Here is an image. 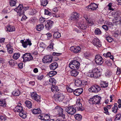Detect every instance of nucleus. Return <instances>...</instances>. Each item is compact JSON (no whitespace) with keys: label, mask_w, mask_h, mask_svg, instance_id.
<instances>
[{"label":"nucleus","mask_w":121,"mask_h":121,"mask_svg":"<svg viewBox=\"0 0 121 121\" xmlns=\"http://www.w3.org/2000/svg\"><path fill=\"white\" fill-rule=\"evenodd\" d=\"M51 90L52 91L55 92L56 91L58 92L59 90L58 87L56 86H55V85L52 86L51 88Z\"/></svg>","instance_id":"cd10ccee"},{"label":"nucleus","mask_w":121,"mask_h":121,"mask_svg":"<svg viewBox=\"0 0 121 121\" xmlns=\"http://www.w3.org/2000/svg\"><path fill=\"white\" fill-rule=\"evenodd\" d=\"M103 58L100 55L98 54L95 56V61L97 64L101 65L103 63Z\"/></svg>","instance_id":"6e6552de"},{"label":"nucleus","mask_w":121,"mask_h":121,"mask_svg":"<svg viewBox=\"0 0 121 121\" xmlns=\"http://www.w3.org/2000/svg\"><path fill=\"white\" fill-rule=\"evenodd\" d=\"M104 109L105 111L106 112H105L106 114H109V112L108 111V109L106 107H104Z\"/></svg>","instance_id":"680f3d73"},{"label":"nucleus","mask_w":121,"mask_h":121,"mask_svg":"<svg viewBox=\"0 0 121 121\" xmlns=\"http://www.w3.org/2000/svg\"><path fill=\"white\" fill-rule=\"evenodd\" d=\"M33 113L34 114H40L41 113V111L39 108L34 109L32 111Z\"/></svg>","instance_id":"b1692460"},{"label":"nucleus","mask_w":121,"mask_h":121,"mask_svg":"<svg viewBox=\"0 0 121 121\" xmlns=\"http://www.w3.org/2000/svg\"><path fill=\"white\" fill-rule=\"evenodd\" d=\"M111 53L110 52H108L106 53H104L103 54V56L105 57H109L111 56Z\"/></svg>","instance_id":"8fccbe9b"},{"label":"nucleus","mask_w":121,"mask_h":121,"mask_svg":"<svg viewBox=\"0 0 121 121\" xmlns=\"http://www.w3.org/2000/svg\"><path fill=\"white\" fill-rule=\"evenodd\" d=\"M92 42L94 45L97 47H101V42H100L99 40L96 38H95L92 41Z\"/></svg>","instance_id":"4468645a"},{"label":"nucleus","mask_w":121,"mask_h":121,"mask_svg":"<svg viewBox=\"0 0 121 121\" xmlns=\"http://www.w3.org/2000/svg\"><path fill=\"white\" fill-rule=\"evenodd\" d=\"M74 108L73 106H69L66 108L65 109V111L67 112L68 114L71 115H73L76 112V110L75 108H76L74 107Z\"/></svg>","instance_id":"20e7f679"},{"label":"nucleus","mask_w":121,"mask_h":121,"mask_svg":"<svg viewBox=\"0 0 121 121\" xmlns=\"http://www.w3.org/2000/svg\"><path fill=\"white\" fill-rule=\"evenodd\" d=\"M100 88L99 86L95 85L92 86L89 89V91L90 92L97 93L100 90Z\"/></svg>","instance_id":"423d86ee"},{"label":"nucleus","mask_w":121,"mask_h":121,"mask_svg":"<svg viewBox=\"0 0 121 121\" xmlns=\"http://www.w3.org/2000/svg\"><path fill=\"white\" fill-rule=\"evenodd\" d=\"M5 29L6 31L9 32L14 31L15 30V27L14 26L10 25H8Z\"/></svg>","instance_id":"aec40b11"},{"label":"nucleus","mask_w":121,"mask_h":121,"mask_svg":"<svg viewBox=\"0 0 121 121\" xmlns=\"http://www.w3.org/2000/svg\"><path fill=\"white\" fill-rule=\"evenodd\" d=\"M33 57L31 55L29 56L28 57H27L26 58H24V59L23 60V61L25 62V61H29L31 60H33Z\"/></svg>","instance_id":"7c9ffc66"},{"label":"nucleus","mask_w":121,"mask_h":121,"mask_svg":"<svg viewBox=\"0 0 121 121\" xmlns=\"http://www.w3.org/2000/svg\"><path fill=\"white\" fill-rule=\"evenodd\" d=\"M69 64H70L71 65L73 64L77 65H80V63L78 61L75 60H72Z\"/></svg>","instance_id":"58836bf2"},{"label":"nucleus","mask_w":121,"mask_h":121,"mask_svg":"<svg viewBox=\"0 0 121 121\" xmlns=\"http://www.w3.org/2000/svg\"><path fill=\"white\" fill-rule=\"evenodd\" d=\"M54 37L55 38H58L60 37V33L58 32H55L53 34Z\"/></svg>","instance_id":"72a5a7b5"},{"label":"nucleus","mask_w":121,"mask_h":121,"mask_svg":"<svg viewBox=\"0 0 121 121\" xmlns=\"http://www.w3.org/2000/svg\"><path fill=\"white\" fill-rule=\"evenodd\" d=\"M23 63H19L18 65V67L22 69L23 67Z\"/></svg>","instance_id":"0e129e2a"},{"label":"nucleus","mask_w":121,"mask_h":121,"mask_svg":"<svg viewBox=\"0 0 121 121\" xmlns=\"http://www.w3.org/2000/svg\"><path fill=\"white\" fill-rule=\"evenodd\" d=\"M25 104L27 107L29 108H30L32 107V104L31 102L29 101H26Z\"/></svg>","instance_id":"c756f323"},{"label":"nucleus","mask_w":121,"mask_h":121,"mask_svg":"<svg viewBox=\"0 0 121 121\" xmlns=\"http://www.w3.org/2000/svg\"><path fill=\"white\" fill-rule=\"evenodd\" d=\"M20 56V54L19 53H15L13 56V58L15 60H17L19 58Z\"/></svg>","instance_id":"2f4dec72"},{"label":"nucleus","mask_w":121,"mask_h":121,"mask_svg":"<svg viewBox=\"0 0 121 121\" xmlns=\"http://www.w3.org/2000/svg\"><path fill=\"white\" fill-rule=\"evenodd\" d=\"M105 38L107 41L109 42H112L113 40V39L109 36L106 37Z\"/></svg>","instance_id":"49530a36"},{"label":"nucleus","mask_w":121,"mask_h":121,"mask_svg":"<svg viewBox=\"0 0 121 121\" xmlns=\"http://www.w3.org/2000/svg\"><path fill=\"white\" fill-rule=\"evenodd\" d=\"M67 90L68 92L69 93H71L73 92V91H74L73 90L68 87L67 88Z\"/></svg>","instance_id":"4d7b16f0"},{"label":"nucleus","mask_w":121,"mask_h":121,"mask_svg":"<svg viewBox=\"0 0 121 121\" xmlns=\"http://www.w3.org/2000/svg\"><path fill=\"white\" fill-rule=\"evenodd\" d=\"M52 13L49 12L48 10L45 9V14L48 15L49 16L51 15L52 14Z\"/></svg>","instance_id":"603ef678"},{"label":"nucleus","mask_w":121,"mask_h":121,"mask_svg":"<svg viewBox=\"0 0 121 121\" xmlns=\"http://www.w3.org/2000/svg\"><path fill=\"white\" fill-rule=\"evenodd\" d=\"M42 60L44 63H49L52 62V57L49 56H46L44 57Z\"/></svg>","instance_id":"9d476101"},{"label":"nucleus","mask_w":121,"mask_h":121,"mask_svg":"<svg viewBox=\"0 0 121 121\" xmlns=\"http://www.w3.org/2000/svg\"><path fill=\"white\" fill-rule=\"evenodd\" d=\"M7 48V50L9 52L10 54L12 53L13 52L12 48L10 47H8Z\"/></svg>","instance_id":"864d4df0"},{"label":"nucleus","mask_w":121,"mask_h":121,"mask_svg":"<svg viewBox=\"0 0 121 121\" xmlns=\"http://www.w3.org/2000/svg\"><path fill=\"white\" fill-rule=\"evenodd\" d=\"M9 65L11 66H13L15 65L14 60H10L9 61Z\"/></svg>","instance_id":"37998d69"},{"label":"nucleus","mask_w":121,"mask_h":121,"mask_svg":"<svg viewBox=\"0 0 121 121\" xmlns=\"http://www.w3.org/2000/svg\"><path fill=\"white\" fill-rule=\"evenodd\" d=\"M74 106H76L78 111H82L84 109V108L82 107V104L78 101V102L77 101L76 104Z\"/></svg>","instance_id":"2eb2a0df"},{"label":"nucleus","mask_w":121,"mask_h":121,"mask_svg":"<svg viewBox=\"0 0 121 121\" xmlns=\"http://www.w3.org/2000/svg\"><path fill=\"white\" fill-rule=\"evenodd\" d=\"M21 42L22 43V45L24 48H26L28 45L29 46H31L32 45L31 41L29 39H27V40L25 41H24L23 40L21 41Z\"/></svg>","instance_id":"9b49d317"},{"label":"nucleus","mask_w":121,"mask_h":121,"mask_svg":"<svg viewBox=\"0 0 121 121\" xmlns=\"http://www.w3.org/2000/svg\"><path fill=\"white\" fill-rule=\"evenodd\" d=\"M101 99V97L98 95L94 96V102L92 104H100Z\"/></svg>","instance_id":"f8f14e48"},{"label":"nucleus","mask_w":121,"mask_h":121,"mask_svg":"<svg viewBox=\"0 0 121 121\" xmlns=\"http://www.w3.org/2000/svg\"><path fill=\"white\" fill-rule=\"evenodd\" d=\"M12 94L14 96H18L20 94V91L19 90L13 91L12 93Z\"/></svg>","instance_id":"e433bc0d"},{"label":"nucleus","mask_w":121,"mask_h":121,"mask_svg":"<svg viewBox=\"0 0 121 121\" xmlns=\"http://www.w3.org/2000/svg\"><path fill=\"white\" fill-rule=\"evenodd\" d=\"M53 24V22L51 20L47 21V23L45 25L46 29L47 30H50Z\"/></svg>","instance_id":"ddd939ff"},{"label":"nucleus","mask_w":121,"mask_h":121,"mask_svg":"<svg viewBox=\"0 0 121 121\" xmlns=\"http://www.w3.org/2000/svg\"><path fill=\"white\" fill-rule=\"evenodd\" d=\"M16 3L15 1L12 0H11L10 2V4L11 6H15Z\"/></svg>","instance_id":"de8ad7c7"},{"label":"nucleus","mask_w":121,"mask_h":121,"mask_svg":"<svg viewBox=\"0 0 121 121\" xmlns=\"http://www.w3.org/2000/svg\"><path fill=\"white\" fill-rule=\"evenodd\" d=\"M114 121H121V114H117L114 120Z\"/></svg>","instance_id":"c85d7f7f"},{"label":"nucleus","mask_w":121,"mask_h":121,"mask_svg":"<svg viewBox=\"0 0 121 121\" xmlns=\"http://www.w3.org/2000/svg\"><path fill=\"white\" fill-rule=\"evenodd\" d=\"M74 117L78 121L81 120L82 118L81 115L79 114H76L75 115Z\"/></svg>","instance_id":"473e14b6"},{"label":"nucleus","mask_w":121,"mask_h":121,"mask_svg":"<svg viewBox=\"0 0 121 121\" xmlns=\"http://www.w3.org/2000/svg\"><path fill=\"white\" fill-rule=\"evenodd\" d=\"M62 118L63 119H57L56 120V121H66V120L65 117V118Z\"/></svg>","instance_id":"774afa93"},{"label":"nucleus","mask_w":121,"mask_h":121,"mask_svg":"<svg viewBox=\"0 0 121 121\" xmlns=\"http://www.w3.org/2000/svg\"><path fill=\"white\" fill-rule=\"evenodd\" d=\"M44 77V76L43 75H39V76H38L37 78L38 79L41 80Z\"/></svg>","instance_id":"052dcab7"},{"label":"nucleus","mask_w":121,"mask_h":121,"mask_svg":"<svg viewBox=\"0 0 121 121\" xmlns=\"http://www.w3.org/2000/svg\"><path fill=\"white\" fill-rule=\"evenodd\" d=\"M101 73L99 69L97 68H95L92 71L91 73H89L88 74L89 77L96 78L99 77L100 76Z\"/></svg>","instance_id":"f03ea898"},{"label":"nucleus","mask_w":121,"mask_h":121,"mask_svg":"<svg viewBox=\"0 0 121 121\" xmlns=\"http://www.w3.org/2000/svg\"><path fill=\"white\" fill-rule=\"evenodd\" d=\"M41 5L43 6H46L48 3L47 0H41Z\"/></svg>","instance_id":"f704fd0d"},{"label":"nucleus","mask_w":121,"mask_h":121,"mask_svg":"<svg viewBox=\"0 0 121 121\" xmlns=\"http://www.w3.org/2000/svg\"><path fill=\"white\" fill-rule=\"evenodd\" d=\"M58 65L57 63L54 62L52 63L49 66L51 69L54 70L58 67Z\"/></svg>","instance_id":"6ab92c4d"},{"label":"nucleus","mask_w":121,"mask_h":121,"mask_svg":"<svg viewBox=\"0 0 121 121\" xmlns=\"http://www.w3.org/2000/svg\"><path fill=\"white\" fill-rule=\"evenodd\" d=\"M22 16V18L21 19V21L25 20L27 18L26 16L24 14V13L22 14H21V16Z\"/></svg>","instance_id":"3c124183"},{"label":"nucleus","mask_w":121,"mask_h":121,"mask_svg":"<svg viewBox=\"0 0 121 121\" xmlns=\"http://www.w3.org/2000/svg\"><path fill=\"white\" fill-rule=\"evenodd\" d=\"M112 73L111 72L109 71H107L105 73V75L107 77H109L111 76L112 75Z\"/></svg>","instance_id":"6e6d98bb"},{"label":"nucleus","mask_w":121,"mask_h":121,"mask_svg":"<svg viewBox=\"0 0 121 121\" xmlns=\"http://www.w3.org/2000/svg\"><path fill=\"white\" fill-rule=\"evenodd\" d=\"M37 95V94L36 92H34L31 93V96L33 99H34L35 96H36Z\"/></svg>","instance_id":"09e8293b"},{"label":"nucleus","mask_w":121,"mask_h":121,"mask_svg":"<svg viewBox=\"0 0 121 121\" xmlns=\"http://www.w3.org/2000/svg\"><path fill=\"white\" fill-rule=\"evenodd\" d=\"M82 81L78 79L75 81V85L77 86H81L82 84Z\"/></svg>","instance_id":"393cba45"},{"label":"nucleus","mask_w":121,"mask_h":121,"mask_svg":"<svg viewBox=\"0 0 121 121\" xmlns=\"http://www.w3.org/2000/svg\"><path fill=\"white\" fill-rule=\"evenodd\" d=\"M0 105L3 107L6 106V104L4 100H0Z\"/></svg>","instance_id":"a19ab883"},{"label":"nucleus","mask_w":121,"mask_h":121,"mask_svg":"<svg viewBox=\"0 0 121 121\" xmlns=\"http://www.w3.org/2000/svg\"><path fill=\"white\" fill-rule=\"evenodd\" d=\"M23 6L22 4H19L17 8L14 9V10L18 13L19 16H20L21 14L24 13V11L23 9Z\"/></svg>","instance_id":"0eeeda50"},{"label":"nucleus","mask_w":121,"mask_h":121,"mask_svg":"<svg viewBox=\"0 0 121 121\" xmlns=\"http://www.w3.org/2000/svg\"><path fill=\"white\" fill-rule=\"evenodd\" d=\"M30 53H27L23 54V55L22 56V58L24 59V58H26L27 57L31 55Z\"/></svg>","instance_id":"a18cd8bd"},{"label":"nucleus","mask_w":121,"mask_h":121,"mask_svg":"<svg viewBox=\"0 0 121 121\" xmlns=\"http://www.w3.org/2000/svg\"><path fill=\"white\" fill-rule=\"evenodd\" d=\"M57 73V72L55 71H51L49 73V75L50 77H51L56 75Z\"/></svg>","instance_id":"4c0bfd02"},{"label":"nucleus","mask_w":121,"mask_h":121,"mask_svg":"<svg viewBox=\"0 0 121 121\" xmlns=\"http://www.w3.org/2000/svg\"><path fill=\"white\" fill-rule=\"evenodd\" d=\"M45 18L41 17L39 19V21L41 23H43L45 21Z\"/></svg>","instance_id":"bf43d9fd"},{"label":"nucleus","mask_w":121,"mask_h":121,"mask_svg":"<svg viewBox=\"0 0 121 121\" xmlns=\"http://www.w3.org/2000/svg\"><path fill=\"white\" fill-rule=\"evenodd\" d=\"M80 65H75L71 64H69V67L73 69L76 70L78 69L79 68Z\"/></svg>","instance_id":"412c9836"},{"label":"nucleus","mask_w":121,"mask_h":121,"mask_svg":"<svg viewBox=\"0 0 121 121\" xmlns=\"http://www.w3.org/2000/svg\"><path fill=\"white\" fill-rule=\"evenodd\" d=\"M108 86V84L106 83L105 82H104L103 83L100 84L101 87L102 88H105L107 87Z\"/></svg>","instance_id":"c03bdc74"},{"label":"nucleus","mask_w":121,"mask_h":121,"mask_svg":"<svg viewBox=\"0 0 121 121\" xmlns=\"http://www.w3.org/2000/svg\"><path fill=\"white\" fill-rule=\"evenodd\" d=\"M48 83L52 86L55 85L56 83V80L54 78H50L49 80Z\"/></svg>","instance_id":"5701e85b"},{"label":"nucleus","mask_w":121,"mask_h":121,"mask_svg":"<svg viewBox=\"0 0 121 121\" xmlns=\"http://www.w3.org/2000/svg\"><path fill=\"white\" fill-rule=\"evenodd\" d=\"M79 26L81 29H82L83 30H84L86 29L87 26H86L84 24H79Z\"/></svg>","instance_id":"79ce46f5"},{"label":"nucleus","mask_w":121,"mask_h":121,"mask_svg":"<svg viewBox=\"0 0 121 121\" xmlns=\"http://www.w3.org/2000/svg\"><path fill=\"white\" fill-rule=\"evenodd\" d=\"M83 89L82 88L77 89L73 91L74 94L76 96L80 95L83 92Z\"/></svg>","instance_id":"dca6fc26"},{"label":"nucleus","mask_w":121,"mask_h":121,"mask_svg":"<svg viewBox=\"0 0 121 121\" xmlns=\"http://www.w3.org/2000/svg\"><path fill=\"white\" fill-rule=\"evenodd\" d=\"M98 5L95 4L93 3H91L87 7L88 8L91 9L92 10H96L98 8Z\"/></svg>","instance_id":"f3484780"},{"label":"nucleus","mask_w":121,"mask_h":121,"mask_svg":"<svg viewBox=\"0 0 121 121\" xmlns=\"http://www.w3.org/2000/svg\"><path fill=\"white\" fill-rule=\"evenodd\" d=\"M5 60L3 58L0 57V63H2L3 64L4 63Z\"/></svg>","instance_id":"69168bd1"},{"label":"nucleus","mask_w":121,"mask_h":121,"mask_svg":"<svg viewBox=\"0 0 121 121\" xmlns=\"http://www.w3.org/2000/svg\"><path fill=\"white\" fill-rule=\"evenodd\" d=\"M61 54V53L54 52L53 53L52 55L53 56H58Z\"/></svg>","instance_id":"13d9d810"},{"label":"nucleus","mask_w":121,"mask_h":121,"mask_svg":"<svg viewBox=\"0 0 121 121\" xmlns=\"http://www.w3.org/2000/svg\"><path fill=\"white\" fill-rule=\"evenodd\" d=\"M16 106L14 109L15 111V112H19V115L21 117L23 118L24 119L25 118L26 116L27 115L24 112V111L23 110L22 107L20 106L21 105V104L20 103Z\"/></svg>","instance_id":"f257e3e1"},{"label":"nucleus","mask_w":121,"mask_h":121,"mask_svg":"<svg viewBox=\"0 0 121 121\" xmlns=\"http://www.w3.org/2000/svg\"><path fill=\"white\" fill-rule=\"evenodd\" d=\"M54 44L53 43L51 42L49 45L48 47V48H50L53 49Z\"/></svg>","instance_id":"e2e57ef3"},{"label":"nucleus","mask_w":121,"mask_h":121,"mask_svg":"<svg viewBox=\"0 0 121 121\" xmlns=\"http://www.w3.org/2000/svg\"><path fill=\"white\" fill-rule=\"evenodd\" d=\"M117 104L116 103L114 104L113 107L112 108V112L114 113H116L117 112V111L118 110V108L117 107Z\"/></svg>","instance_id":"a878e982"},{"label":"nucleus","mask_w":121,"mask_h":121,"mask_svg":"<svg viewBox=\"0 0 121 121\" xmlns=\"http://www.w3.org/2000/svg\"><path fill=\"white\" fill-rule=\"evenodd\" d=\"M103 28L105 30H108V26L106 25H104L102 26Z\"/></svg>","instance_id":"338daca9"},{"label":"nucleus","mask_w":121,"mask_h":121,"mask_svg":"<svg viewBox=\"0 0 121 121\" xmlns=\"http://www.w3.org/2000/svg\"><path fill=\"white\" fill-rule=\"evenodd\" d=\"M55 109L57 111V115L58 116L61 117L62 118H65V115L63 113V109L62 108L57 106L55 108Z\"/></svg>","instance_id":"39448f33"},{"label":"nucleus","mask_w":121,"mask_h":121,"mask_svg":"<svg viewBox=\"0 0 121 121\" xmlns=\"http://www.w3.org/2000/svg\"><path fill=\"white\" fill-rule=\"evenodd\" d=\"M71 51L75 53H77L80 52L81 48L79 46H72L70 49Z\"/></svg>","instance_id":"1a4fd4ad"},{"label":"nucleus","mask_w":121,"mask_h":121,"mask_svg":"<svg viewBox=\"0 0 121 121\" xmlns=\"http://www.w3.org/2000/svg\"><path fill=\"white\" fill-rule=\"evenodd\" d=\"M79 14L77 13L74 12L73 15L71 17L70 19L71 20H74L79 17Z\"/></svg>","instance_id":"a211bd4d"},{"label":"nucleus","mask_w":121,"mask_h":121,"mask_svg":"<svg viewBox=\"0 0 121 121\" xmlns=\"http://www.w3.org/2000/svg\"><path fill=\"white\" fill-rule=\"evenodd\" d=\"M112 5V3H110L108 5V6L109 7L108 9L109 10L113 11L114 10V9L112 8L111 6Z\"/></svg>","instance_id":"5fc2aeb1"},{"label":"nucleus","mask_w":121,"mask_h":121,"mask_svg":"<svg viewBox=\"0 0 121 121\" xmlns=\"http://www.w3.org/2000/svg\"><path fill=\"white\" fill-rule=\"evenodd\" d=\"M70 74L71 76L76 77L78 74V72L76 70L73 69L71 71Z\"/></svg>","instance_id":"bb28decb"},{"label":"nucleus","mask_w":121,"mask_h":121,"mask_svg":"<svg viewBox=\"0 0 121 121\" xmlns=\"http://www.w3.org/2000/svg\"><path fill=\"white\" fill-rule=\"evenodd\" d=\"M34 99L38 102H39L40 101V96L37 95L34 98Z\"/></svg>","instance_id":"ea45409f"},{"label":"nucleus","mask_w":121,"mask_h":121,"mask_svg":"<svg viewBox=\"0 0 121 121\" xmlns=\"http://www.w3.org/2000/svg\"><path fill=\"white\" fill-rule=\"evenodd\" d=\"M55 100L57 102L62 101L65 97L62 92H58L54 95Z\"/></svg>","instance_id":"7ed1b4c3"},{"label":"nucleus","mask_w":121,"mask_h":121,"mask_svg":"<svg viewBox=\"0 0 121 121\" xmlns=\"http://www.w3.org/2000/svg\"><path fill=\"white\" fill-rule=\"evenodd\" d=\"M44 26L43 24H40L36 26V28L37 31H41L43 29Z\"/></svg>","instance_id":"4be33fe9"},{"label":"nucleus","mask_w":121,"mask_h":121,"mask_svg":"<svg viewBox=\"0 0 121 121\" xmlns=\"http://www.w3.org/2000/svg\"><path fill=\"white\" fill-rule=\"evenodd\" d=\"M94 33L96 35H100L102 33L100 29L98 28H97L95 29Z\"/></svg>","instance_id":"c9c22d12"}]
</instances>
